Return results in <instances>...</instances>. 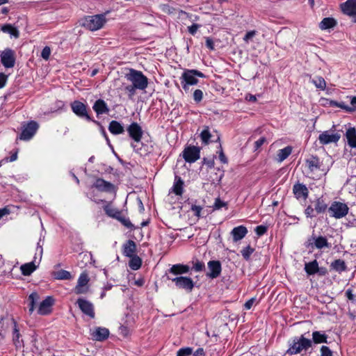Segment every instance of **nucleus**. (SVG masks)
Returning a JSON list of instances; mask_svg holds the SVG:
<instances>
[{
  "mask_svg": "<svg viewBox=\"0 0 356 356\" xmlns=\"http://www.w3.org/2000/svg\"><path fill=\"white\" fill-rule=\"evenodd\" d=\"M97 204L103 203L102 209L106 216L119 221L120 222H131L126 218V212L115 207L112 201H106L104 200H95Z\"/></svg>",
  "mask_w": 356,
  "mask_h": 356,
  "instance_id": "nucleus-1",
  "label": "nucleus"
},
{
  "mask_svg": "<svg viewBox=\"0 0 356 356\" xmlns=\"http://www.w3.org/2000/svg\"><path fill=\"white\" fill-rule=\"evenodd\" d=\"M197 77L205 78L206 76L197 70L185 69L180 77L183 89L186 91L190 86L197 85L199 82Z\"/></svg>",
  "mask_w": 356,
  "mask_h": 356,
  "instance_id": "nucleus-2",
  "label": "nucleus"
},
{
  "mask_svg": "<svg viewBox=\"0 0 356 356\" xmlns=\"http://www.w3.org/2000/svg\"><path fill=\"white\" fill-rule=\"evenodd\" d=\"M126 78L138 90H145L148 86V78L141 71L130 69Z\"/></svg>",
  "mask_w": 356,
  "mask_h": 356,
  "instance_id": "nucleus-3",
  "label": "nucleus"
},
{
  "mask_svg": "<svg viewBox=\"0 0 356 356\" xmlns=\"http://www.w3.org/2000/svg\"><path fill=\"white\" fill-rule=\"evenodd\" d=\"M312 346V341L301 336L299 338H295L290 344L289 348L286 353L289 355H296L302 350H307Z\"/></svg>",
  "mask_w": 356,
  "mask_h": 356,
  "instance_id": "nucleus-4",
  "label": "nucleus"
},
{
  "mask_svg": "<svg viewBox=\"0 0 356 356\" xmlns=\"http://www.w3.org/2000/svg\"><path fill=\"white\" fill-rule=\"evenodd\" d=\"M106 22V17L102 14L86 16L82 20V26L93 31L102 28Z\"/></svg>",
  "mask_w": 356,
  "mask_h": 356,
  "instance_id": "nucleus-5",
  "label": "nucleus"
},
{
  "mask_svg": "<svg viewBox=\"0 0 356 356\" xmlns=\"http://www.w3.org/2000/svg\"><path fill=\"white\" fill-rule=\"evenodd\" d=\"M72 111L79 118L92 122L93 118L89 114L90 108L86 103L79 100H74L70 103Z\"/></svg>",
  "mask_w": 356,
  "mask_h": 356,
  "instance_id": "nucleus-6",
  "label": "nucleus"
},
{
  "mask_svg": "<svg viewBox=\"0 0 356 356\" xmlns=\"http://www.w3.org/2000/svg\"><path fill=\"white\" fill-rule=\"evenodd\" d=\"M349 211V207L346 203L334 201L328 208V214L330 217L337 219L346 216Z\"/></svg>",
  "mask_w": 356,
  "mask_h": 356,
  "instance_id": "nucleus-7",
  "label": "nucleus"
},
{
  "mask_svg": "<svg viewBox=\"0 0 356 356\" xmlns=\"http://www.w3.org/2000/svg\"><path fill=\"white\" fill-rule=\"evenodd\" d=\"M334 131L335 125H333L330 130L322 132L318 136L320 144L325 145L332 143H337L341 138V135Z\"/></svg>",
  "mask_w": 356,
  "mask_h": 356,
  "instance_id": "nucleus-8",
  "label": "nucleus"
},
{
  "mask_svg": "<svg viewBox=\"0 0 356 356\" xmlns=\"http://www.w3.org/2000/svg\"><path fill=\"white\" fill-rule=\"evenodd\" d=\"M39 125L37 122L31 120L28 123L23 124L22 130L19 136V139L22 140H29L37 132Z\"/></svg>",
  "mask_w": 356,
  "mask_h": 356,
  "instance_id": "nucleus-9",
  "label": "nucleus"
},
{
  "mask_svg": "<svg viewBox=\"0 0 356 356\" xmlns=\"http://www.w3.org/2000/svg\"><path fill=\"white\" fill-rule=\"evenodd\" d=\"M182 156L186 162L195 163L200 158V148L194 145L187 146L182 152Z\"/></svg>",
  "mask_w": 356,
  "mask_h": 356,
  "instance_id": "nucleus-10",
  "label": "nucleus"
},
{
  "mask_svg": "<svg viewBox=\"0 0 356 356\" xmlns=\"http://www.w3.org/2000/svg\"><path fill=\"white\" fill-rule=\"evenodd\" d=\"M1 62L6 68H12L15 65V53L12 49H5L1 54Z\"/></svg>",
  "mask_w": 356,
  "mask_h": 356,
  "instance_id": "nucleus-11",
  "label": "nucleus"
},
{
  "mask_svg": "<svg viewBox=\"0 0 356 356\" xmlns=\"http://www.w3.org/2000/svg\"><path fill=\"white\" fill-rule=\"evenodd\" d=\"M92 187L95 188L98 191L105 192L108 193H116L115 186L102 178H97L95 179L92 184Z\"/></svg>",
  "mask_w": 356,
  "mask_h": 356,
  "instance_id": "nucleus-12",
  "label": "nucleus"
},
{
  "mask_svg": "<svg viewBox=\"0 0 356 356\" xmlns=\"http://www.w3.org/2000/svg\"><path fill=\"white\" fill-rule=\"evenodd\" d=\"M175 286L179 289H184L187 291H191L194 287V282L188 277L179 276L175 278H169Z\"/></svg>",
  "mask_w": 356,
  "mask_h": 356,
  "instance_id": "nucleus-13",
  "label": "nucleus"
},
{
  "mask_svg": "<svg viewBox=\"0 0 356 356\" xmlns=\"http://www.w3.org/2000/svg\"><path fill=\"white\" fill-rule=\"evenodd\" d=\"M127 131L129 136L135 142L138 143L141 140L143 135L142 127L136 122H133L127 127Z\"/></svg>",
  "mask_w": 356,
  "mask_h": 356,
  "instance_id": "nucleus-14",
  "label": "nucleus"
},
{
  "mask_svg": "<svg viewBox=\"0 0 356 356\" xmlns=\"http://www.w3.org/2000/svg\"><path fill=\"white\" fill-rule=\"evenodd\" d=\"M89 278L87 274L82 273L79 277L77 285L74 289L76 294H86L89 290Z\"/></svg>",
  "mask_w": 356,
  "mask_h": 356,
  "instance_id": "nucleus-15",
  "label": "nucleus"
},
{
  "mask_svg": "<svg viewBox=\"0 0 356 356\" xmlns=\"http://www.w3.org/2000/svg\"><path fill=\"white\" fill-rule=\"evenodd\" d=\"M76 302L83 313L92 318L95 317L94 306L90 302L82 298H79Z\"/></svg>",
  "mask_w": 356,
  "mask_h": 356,
  "instance_id": "nucleus-16",
  "label": "nucleus"
},
{
  "mask_svg": "<svg viewBox=\"0 0 356 356\" xmlns=\"http://www.w3.org/2000/svg\"><path fill=\"white\" fill-rule=\"evenodd\" d=\"M305 167L308 172H314L321 169V162L317 156L311 155L305 159Z\"/></svg>",
  "mask_w": 356,
  "mask_h": 356,
  "instance_id": "nucleus-17",
  "label": "nucleus"
},
{
  "mask_svg": "<svg viewBox=\"0 0 356 356\" xmlns=\"http://www.w3.org/2000/svg\"><path fill=\"white\" fill-rule=\"evenodd\" d=\"M293 193L298 200H306L309 195V191L305 184L298 182L293 186Z\"/></svg>",
  "mask_w": 356,
  "mask_h": 356,
  "instance_id": "nucleus-18",
  "label": "nucleus"
},
{
  "mask_svg": "<svg viewBox=\"0 0 356 356\" xmlns=\"http://www.w3.org/2000/svg\"><path fill=\"white\" fill-rule=\"evenodd\" d=\"M54 299L48 296L39 305L38 313L40 315H47L51 313Z\"/></svg>",
  "mask_w": 356,
  "mask_h": 356,
  "instance_id": "nucleus-19",
  "label": "nucleus"
},
{
  "mask_svg": "<svg viewBox=\"0 0 356 356\" xmlns=\"http://www.w3.org/2000/svg\"><path fill=\"white\" fill-rule=\"evenodd\" d=\"M209 272L207 275L211 278L218 277L221 273V264L218 261H210L208 263Z\"/></svg>",
  "mask_w": 356,
  "mask_h": 356,
  "instance_id": "nucleus-20",
  "label": "nucleus"
},
{
  "mask_svg": "<svg viewBox=\"0 0 356 356\" xmlns=\"http://www.w3.org/2000/svg\"><path fill=\"white\" fill-rule=\"evenodd\" d=\"M92 109L96 113L97 117L103 114H108L110 111L106 102L102 99L95 101L92 106Z\"/></svg>",
  "mask_w": 356,
  "mask_h": 356,
  "instance_id": "nucleus-21",
  "label": "nucleus"
},
{
  "mask_svg": "<svg viewBox=\"0 0 356 356\" xmlns=\"http://www.w3.org/2000/svg\"><path fill=\"white\" fill-rule=\"evenodd\" d=\"M184 181L181 177L176 175L170 193H175L176 195L181 196L184 193Z\"/></svg>",
  "mask_w": 356,
  "mask_h": 356,
  "instance_id": "nucleus-22",
  "label": "nucleus"
},
{
  "mask_svg": "<svg viewBox=\"0 0 356 356\" xmlns=\"http://www.w3.org/2000/svg\"><path fill=\"white\" fill-rule=\"evenodd\" d=\"M341 8L344 14L350 16L356 12V0H347Z\"/></svg>",
  "mask_w": 356,
  "mask_h": 356,
  "instance_id": "nucleus-23",
  "label": "nucleus"
},
{
  "mask_svg": "<svg viewBox=\"0 0 356 356\" xmlns=\"http://www.w3.org/2000/svg\"><path fill=\"white\" fill-rule=\"evenodd\" d=\"M136 244L132 240L127 241L123 244V254L126 257H132L136 255Z\"/></svg>",
  "mask_w": 356,
  "mask_h": 356,
  "instance_id": "nucleus-24",
  "label": "nucleus"
},
{
  "mask_svg": "<svg viewBox=\"0 0 356 356\" xmlns=\"http://www.w3.org/2000/svg\"><path fill=\"white\" fill-rule=\"evenodd\" d=\"M247 233V228L243 225L234 228L231 232L234 242L241 240Z\"/></svg>",
  "mask_w": 356,
  "mask_h": 356,
  "instance_id": "nucleus-25",
  "label": "nucleus"
},
{
  "mask_svg": "<svg viewBox=\"0 0 356 356\" xmlns=\"http://www.w3.org/2000/svg\"><path fill=\"white\" fill-rule=\"evenodd\" d=\"M346 138L349 147L356 148V129L355 127H349L346 132Z\"/></svg>",
  "mask_w": 356,
  "mask_h": 356,
  "instance_id": "nucleus-26",
  "label": "nucleus"
},
{
  "mask_svg": "<svg viewBox=\"0 0 356 356\" xmlns=\"http://www.w3.org/2000/svg\"><path fill=\"white\" fill-rule=\"evenodd\" d=\"M293 147L290 145L285 147L283 149H280L277 151L276 155V161L279 163H282L286 159L289 155L292 153Z\"/></svg>",
  "mask_w": 356,
  "mask_h": 356,
  "instance_id": "nucleus-27",
  "label": "nucleus"
},
{
  "mask_svg": "<svg viewBox=\"0 0 356 356\" xmlns=\"http://www.w3.org/2000/svg\"><path fill=\"white\" fill-rule=\"evenodd\" d=\"M109 131L113 135L122 134L124 132V128L120 122L112 120L108 125Z\"/></svg>",
  "mask_w": 356,
  "mask_h": 356,
  "instance_id": "nucleus-28",
  "label": "nucleus"
},
{
  "mask_svg": "<svg viewBox=\"0 0 356 356\" xmlns=\"http://www.w3.org/2000/svg\"><path fill=\"white\" fill-rule=\"evenodd\" d=\"M109 334L108 329L104 327H97L92 333V337L97 341H103L106 339Z\"/></svg>",
  "mask_w": 356,
  "mask_h": 356,
  "instance_id": "nucleus-29",
  "label": "nucleus"
},
{
  "mask_svg": "<svg viewBox=\"0 0 356 356\" xmlns=\"http://www.w3.org/2000/svg\"><path fill=\"white\" fill-rule=\"evenodd\" d=\"M189 270L190 268L187 265L175 264L170 268L169 272L174 275H181L188 273Z\"/></svg>",
  "mask_w": 356,
  "mask_h": 356,
  "instance_id": "nucleus-30",
  "label": "nucleus"
},
{
  "mask_svg": "<svg viewBox=\"0 0 356 356\" xmlns=\"http://www.w3.org/2000/svg\"><path fill=\"white\" fill-rule=\"evenodd\" d=\"M337 25V21L332 17H325L319 24L321 30L334 28Z\"/></svg>",
  "mask_w": 356,
  "mask_h": 356,
  "instance_id": "nucleus-31",
  "label": "nucleus"
},
{
  "mask_svg": "<svg viewBox=\"0 0 356 356\" xmlns=\"http://www.w3.org/2000/svg\"><path fill=\"white\" fill-rule=\"evenodd\" d=\"M1 30L3 33H8L15 38H18L19 36V32L17 29L10 24H3L1 26Z\"/></svg>",
  "mask_w": 356,
  "mask_h": 356,
  "instance_id": "nucleus-32",
  "label": "nucleus"
},
{
  "mask_svg": "<svg viewBox=\"0 0 356 356\" xmlns=\"http://www.w3.org/2000/svg\"><path fill=\"white\" fill-rule=\"evenodd\" d=\"M305 270L309 275H314L318 273L319 268L316 260L306 263L305 265Z\"/></svg>",
  "mask_w": 356,
  "mask_h": 356,
  "instance_id": "nucleus-33",
  "label": "nucleus"
},
{
  "mask_svg": "<svg viewBox=\"0 0 356 356\" xmlns=\"http://www.w3.org/2000/svg\"><path fill=\"white\" fill-rule=\"evenodd\" d=\"M328 208L327 204L325 202V201L321 199L318 198L314 204V211L317 213H325L326 211H328Z\"/></svg>",
  "mask_w": 356,
  "mask_h": 356,
  "instance_id": "nucleus-34",
  "label": "nucleus"
},
{
  "mask_svg": "<svg viewBox=\"0 0 356 356\" xmlns=\"http://www.w3.org/2000/svg\"><path fill=\"white\" fill-rule=\"evenodd\" d=\"M330 266L339 273L345 271L347 268L345 261L339 259L334 261Z\"/></svg>",
  "mask_w": 356,
  "mask_h": 356,
  "instance_id": "nucleus-35",
  "label": "nucleus"
},
{
  "mask_svg": "<svg viewBox=\"0 0 356 356\" xmlns=\"http://www.w3.org/2000/svg\"><path fill=\"white\" fill-rule=\"evenodd\" d=\"M129 258H130V261L129 263V267L132 270H134L139 269L142 264L141 259L136 254L134 255L132 257H129Z\"/></svg>",
  "mask_w": 356,
  "mask_h": 356,
  "instance_id": "nucleus-36",
  "label": "nucleus"
},
{
  "mask_svg": "<svg viewBox=\"0 0 356 356\" xmlns=\"http://www.w3.org/2000/svg\"><path fill=\"white\" fill-rule=\"evenodd\" d=\"M35 269L36 266L33 262L27 263L21 266V270L24 275H30Z\"/></svg>",
  "mask_w": 356,
  "mask_h": 356,
  "instance_id": "nucleus-37",
  "label": "nucleus"
},
{
  "mask_svg": "<svg viewBox=\"0 0 356 356\" xmlns=\"http://www.w3.org/2000/svg\"><path fill=\"white\" fill-rule=\"evenodd\" d=\"M211 136L209 127H205L200 133L202 143L204 145H208L209 143Z\"/></svg>",
  "mask_w": 356,
  "mask_h": 356,
  "instance_id": "nucleus-38",
  "label": "nucleus"
},
{
  "mask_svg": "<svg viewBox=\"0 0 356 356\" xmlns=\"http://www.w3.org/2000/svg\"><path fill=\"white\" fill-rule=\"evenodd\" d=\"M54 277L57 280H68L72 278V275L70 272L65 270H60L54 272Z\"/></svg>",
  "mask_w": 356,
  "mask_h": 356,
  "instance_id": "nucleus-39",
  "label": "nucleus"
},
{
  "mask_svg": "<svg viewBox=\"0 0 356 356\" xmlns=\"http://www.w3.org/2000/svg\"><path fill=\"white\" fill-rule=\"evenodd\" d=\"M40 299L39 295L37 293H32L28 298L29 302V312L32 313L35 309V305Z\"/></svg>",
  "mask_w": 356,
  "mask_h": 356,
  "instance_id": "nucleus-40",
  "label": "nucleus"
},
{
  "mask_svg": "<svg viewBox=\"0 0 356 356\" xmlns=\"http://www.w3.org/2000/svg\"><path fill=\"white\" fill-rule=\"evenodd\" d=\"M312 339L315 343L327 342V336L325 334L320 333L318 331L314 332L312 333Z\"/></svg>",
  "mask_w": 356,
  "mask_h": 356,
  "instance_id": "nucleus-41",
  "label": "nucleus"
},
{
  "mask_svg": "<svg viewBox=\"0 0 356 356\" xmlns=\"http://www.w3.org/2000/svg\"><path fill=\"white\" fill-rule=\"evenodd\" d=\"M312 82L317 88L321 90H324L326 88V82L322 76H316Z\"/></svg>",
  "mask_w": 356,
  "mask_h": 356,
  "instance_id": "nucleus-42",
  "label": "nucleus"
},
{
  "mask_svg": "<svg viewBox=\"0 0 356 356\" xmlns=\"http://www.w3.org/2000/svg\"><path fill=\"white\" fill-rule=\"evenodd\" d=\"M314 243H315V246L318 249H322L323 248H328L329 247V244L327 243V239L325 237H323V236L317 237L315 239Z\"/></svg>",
  "mask_w": 356,
  "mask_h": 356,
  "instance_id": "nucleus-43",
  "label": "nucleus"
},
{
  "mask_svg": "<svg viewBox=\"0 0 356 356\" xmlns=\"http://www.w3.org/2000/svg\"><path fill=\"white\" fill-rule=\"evenodd\" d=\"M254 251V249L252 248V247H250V245H248L245 248L243 249L241 251V252L243 257L245 260H248L250 257V255L253 253Z\"/></svg>",
  "mask_w": 356,
  "mask_h": 356,
  "instance_id": "nucleus-44",
  "label": "nucleus"
},
{
  "mask_svg": "<svg viewBox=\"0 0 356 356\" xmlns=\"http://www.w3.org/2000/svg\"><path fill=\"white\" fill-rule=\"evenodd\" d=\"M203 92L200 89H196L193 94V98L196 104H199L203 99Z\"/></svg>",
  "mask_w": 356,
  "mask_h": 356,
  "instance_id": "nucleus-45",
  "label": "nucleus"
},
{
  "mask_svg": "<svg viewBox=\"0 0 356 356\" xmlns=\"http://www.w3.org/2000/svg\"><path fill=\"white\" fill-rule=\"evenodd\" d=\"M13 321L14 323L13 341H14L15 346H17L18 343H19V339L20 334L19 332L18 329L17 328L16 322L14 320H13Z\"/></svg>",
  "mask_w": 356,
  "mask_h": 356,
  "instance_id": "nucleus-46",
  "label": "nucleus"
},
{
  "mask_svg": "<svg viewBox=\"0 0 356 356\" xmlns=\"http://www.w3.org/2000/svg\"><path fill=\"white\" fill-rule=\"evenodd\" d=\"M192 263L193 268L197 272L202 271L204 268V264L197 259L193 261Z\"/></svg>",
  "mask_w": 356,
  "mask_h": 356,
  "instance_id": "nucleus-47",
  "label": "nucleus"
},
{
  "mask_svg": "<svg viewBox=\"0 0 356 356\" xmlns=\"http://www.w3.org/2000/svg\"><path fill=\"white\" fill-rule=\"evenodd\" d=\"M124 90L128 93L129 98L132 99L136 94V90L138 89L134 87V86L131 84L125 86Z\"/></svg>",
  "mask_w": 356,
  "mask_h": 356,
  "instance_id": "nucleus-48",
  "label": "nucleus"
},
{
  "mask_svg": "<svg viewBox=\"0 0 356 356\" xmlns=\"http://www.w3.org/2000/svg\"><path fill=\"white\" fill-rule=\"evenodd\" d=\"M192 353L193 349L191 348H181L177 352V356H189Z\"/></svg>",
  "mask_w": 356,
  "mask_h": 356,
  "instance_id": "nucleus-49",
  "label": "nucleus"
},
{
  "mask_svg": "<svg viewBox=\"0 0 356 356\" xmlns=\"http://www.w3.org/2000/svg\"><path fill=\"white\" fill-rule=\"evenodd\" d=\"M51 54V49L49 47L46 46L43 48L41 52V57L47 60L49 58Z\"/></svg>",
  "mask_w": 356,
  "mask_h": 356,
  "instance_id": "nucleus-50",
  "label": "nucleus"
},
{
  "mask_svg": "<svg viewBox=\"0 0 356 356\" xmlns=\"http://www.w3.org/2000/svg\"><path fill=\"white\" fill-rule=\"evenodd\" d=\"M266 142V137H264V136L261 137L259 139H258L257 141L254 142V151L258 150Z\"/></svg>",
  "mask_w": 356,
  "mask_h": 356,
  "instance_id": "nucleus-51",
  "label": "nucleus"
},
{
  "mask_svg": "<svg viewBox=\"0 0 356 356\" xmlns=\"http://www.w3.org/2000/svg\"><path fill=\"white\" fill-rule=\"evenodd\" d=\"M202 165H205L208 168L211 169L214 167V159L204 158L202 160Z\"/></svg>",
  "mask_w": 356,
  "mask_h": 356,
  "instance_id": "nucleus-52",
  "label": "nucleus"
},
{
  "mask_svg": "<svg viewBox=\"0 0 356 356\" xmlns=\"http://www.w3.org/2000/svg\"><path fill=\"white\" fill-rule=\"evenodd\" d=\"M12 206H6L3 208L0 209V218L7 216L11 213Z\"/></svg>",
  "mask_w": 356,
  "mask_h": 356,
  "instance_id": "nucleus-53",
  "label": "nucleus"
},
{
  "mask_svg": "<svg viewBox=\"0 0 356 356\" xmlns=\"http://www.w3.org/2000/svg\"><path fill=\"white\" fill-rule=\"evenodd\" d=\"M336 107L340 108L346 111L348 113L354 112L353 108H350V106L346 105L343 102H337V105L336 106Z\"/></svg>",
  "mask_w": 356,
  "mask_h": 356,
  "instance_id": "nucleus-54",
  "label": "nucleus"
},
{
  "mask_svg": "<svg viewBox=\"0 0 356 356\" xmlns=\"http://www.w3.org/2000/svg\"><path fill=\"white\" fill-rule=\"evenodd\" d=\"M346 296L348 298V300L351 301L352 302H356V294H354L353 293V290L350 289H348L346 291Z\"/></svg>",
  "mask_w": 356,
  "mask_h": 356,
  "instance_id": "nucleus-55",
  "label": "nucleus"
},
{
  "mask_svg": "<svg viewBox=\"0 0 356 356\" xmlns=\"http://www.w3.org/2000/svg\"><path fill=\"white\" fill-rule=\"evenodd\" d=\"M321 356H332V352L327 346H323L321 348Z\"/></svg>",
  "mask_w": 356,
  "mask_h": 356,
  "instance_id": "nucleus-56",
  "label": "nucleus"
},
{
  "mask_svg": "<svg viewBox=\"0 0 356 356\" xmlns=\"http://www.w3.org/2000/svg\"><path fill=\"white\" fill-rule=\"evenodd\" d=\"M191 209L196 216L199 217L200 216V213L202 210V207L200 205L192 204Z\"/></svg>",
  "mask_w": 356,
  "mask_h": 356,
  "instance_id": "nucleus-57",
  "label": "nucleus"
},
{
  "mask_svg": "<svg viewBox=\"0 0 356 356\" xmlns=\"http://www.w3.org/2000/svg\"><path fill=\"white\" fill-rule=\"evenodd\" d=\"M256 33H257V31L254 30L248 31L243 38V40L246 43H248L249 40H251L256 35Z\"/></svg>",
  "mask_w": 356,
  "mask_h": 356,
  "instance_id": "nucleus-58",
  "label": "nucleus"
},
{
  "mask_svg": "<svg viewBox=\"0 0 356 356\" xmlns=\"http://www.w3.org/2000/svg\"><path fill=\"white\" fill-rule=\"evenodd\" d=\"M8 81V76L3 72H0V89L5 87Z\"/></svg>",
  "mask_w": 356,
  "mask_h": 356,
  "instance_id": "nucleus-59",
  "label": "nucleus"
},
{
  "mask_svg": "<svg viewBox=\"0 0 356 356\" xmlns=\"http://www.w3.org/2000/svg\"><path fill=\"white\" fill-rule=\"evenodd\" d=\"M219 148H220V152H219L220 161H221L222 163H227L228 160H227V158L226 157L225 154L223 152L222 147L221 145H219Z\"/></svg>",
  "mask_w": 356,
  "mask_h": 356,
  "instance_id": "nucleus-60",
  "label": "nucleus"
},
{
  "mask_svg": "<svg viewBox=\"0 0 356 356\" xmlns=\"http://www.w3.org/2000/svg\"><path fill=\"white\" fill-rule=\"evenodd\" d=\"M266 231H267V227L264 226V225L257 226L255 229V232L259 236L265 234Z\"/></svg>",
  "mask_w": 356,
  "mask_h": 356,
  "instance_id": "nucleus-61",
  "label": "nucleus"
},
{
  "mask_svg": "<svg viewBox=\"0 0 356 356\" xmlns=\"http://www.w3.org/2000/svg\"><path fill=\"white\" fill-rule=\"evenodd\" d=\"M200 27V24H193L191 26L188 27V30L191 35H194L197 33V31Z\"/></svg>",
  "mask_w": 356,
  "mask_h": 356,
  "instance_id": "nucleus-62",
  "label": "nucleus"
},
{
  "mask_svg": "<svg viewBox=\"0 0 356 356\" xmlns=\"http://www.w3.org/2000/svg\"><path fill=\"white\" fill-rule=\"evenodd\" d=\"M226 205L225 202L222 201L220 199H216L213 207L215 209H220Z\"/></svg>",
  "mask_w": 356,
  "mask_h": 356,
  "instance_id": "nucleus-63",
  "label": "nucleus"
},
{
  "mask_svg": "<svg viewBox=\"0 0 356 356\" xmlns=\"http://www.w3.org/2000/svg\"><path fill=\"white\" fill-rule=\"evenodd\" d=\"M205 45L210 50L214 49V42H213V40L211 38H209V37L206 38Z\"/></svg>",
  "mask_w": 356,
  "mask_h": 356,
  "instance_id": "nucleus-64",
  "label": "nucleus"
}]
</instances>
